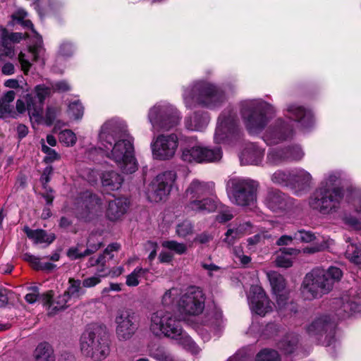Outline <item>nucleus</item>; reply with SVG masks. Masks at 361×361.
Here are the masks:
<instances>
[{"mask_svg": "<svg viewBox=\"0 0 361 361\" xmlns=\"http://www.w3.org/2000/svg\"><path fill=\"white\" fill-rule=\"evenodd\" d=\"M240 114L250 133H257L264 129L275 113L274 108L262 99L243 101Z\"/></svg>", "mask_w": 361, "mask_h": 361, "instance_id": "39448f33", "label": "nucleus"}, {"mask_svg": "<svg viewBox=\"0 0 361 361\" xmlns=\"http://www.w3.org/2000/svg\"><path fill=\"white\" fill-rule=\"evenodd\" d=\"M264 202L265 205L274 212H283L292 205V200L286 195L277 190L267 192Z\"/></svg>", "mask_w": 361, "mask_h": 361, "instance_id": "aec40b11", "label": "nucleus"}, {"mask_svg": "<svg viewBox=\"0 0 361 361\" xmlns=\"http://www.w3.org/2000/svg\"><path fill=\"white\" fill-rule=\"evenodd\" d=\"M107 274L95 275L90 277H87L82 281L83 288H92L99 284L101 282V277L106 276Z\"/></svg>", "mask_w": 361, "mask_h": 361, "instance_id": "864d4df0", "label": "nucleus"}, {"mask_svg": "<svg viewBox=\"0 0 361 361\" xmlns=\"http://www.w3.org/2000/svg\"><path fill=\"white\" fill-rule=\"evenodd\" d=\"M52 88L58 92H66L70 90L69 85L66 81H59L52 85Z\"/></svg>", "mask_w": 361, "mask_h": 361, "instance_id": "338daca9", "label": "nucleus"}, {"mask_svg": "<svg viewBox=\"0 0 361 361\" xmlns=\"http://www.w3.org/2000/svg\"><path fill=\"white\" fill-rule=\"evenodd\" d=\"M52 357H54L53 350L47 343H39L34 352L35 361H46V359L52 361Z\"/></svg>", "mask_w": 361, "mask_h": 361, "instance_id": "2f4dec72", "label": "nucleus"}, {"mask_svg": "<svg viewBox=\"0 0 361 361\" xmlns=\"http://www.w3.org/2000/svg\"><path fill=\"white\" fill-rule=\"evenodd\" d=\"M233 214L232 212L229 209L225 208L217 216V220L219 222L224 223L230 221L231 219H233Z\"/></svg>", "mask_w": 361, "mask_h": 361, "instance_id": "bf43d9fd", "label": "nucleus"}, {"mask_svg": "<svg viewBox=\"0 0 361 361\" xmlns=\"http://www.w3.org/2000/svg\"><path fill=\"white\" fill-rule=\"evenodd\" d=\"M23 259L29 262L32 267H33V269H36L37 270V267L39 266V264L40 262V259L30 254V253H25L23 254Z\"/></svg>", "mask_w": 361, "mask_h": 361, "instance_id": "052dcab7", "label": "nucleus"}, {"mask_svg": "<svg viewBox=\"0 0 361 361\" xmlns=\"http://www.w3.org/2000/svg\"><path fill=\"white\" fill-rule=\"evenodd\" d=\"M259 183L252 179L233 178L226 184L231 201L238 206H253L257 202Z\"/></svg>", "mask_w": 361, "mask_h": 361, "instance_id": "1a4fd4ad", "label": "nucleus"}, {"mask_svg": "<svg viewBox=\"0 0 361 361\" xmlns=\"http://www.w3.org/2000/svg\"><path fill=\"white\" fill-rule=\"evenodd\" d=\"M18 59L21 66V70L24 72L25 74H27L31 67V63L27 59L25 54L22 51L20 52Z\"/></svg>", "mask_w": 361, "mask_h": 361, "instance_id": "6e6d98bb", "label": "nucleus"}, {"mask_svg": "<svg viewBox=\"0 0 361 361\" xmlns=\"http://www.w3.org/2000/svg\"><path fill=\"white\" fill-rule=\"evenodd\" d=\"M312 180V177L309 172L304 169H298L291 173L290 186L300 190H304L310 186Z\"/></svg>", "mask_w": 361, "mask_h": 361, "instance_id": "bb28decb", "label": "nucleus"}, {"mask_svg": "<svg viewBox=\"0 0 361 361\" xmlns=\"http://www.w3.org/2000/svg\"><path fill=\"white\" fill-rule=\"evenodd\" d=\"M133 142L126 126L121 121L111 119L101 127L99 133L100 147L105 151L106 156L126 173H133L137 169Z\"/></svg>", "mask_w": 361, "mask_h": 361, "instance_id": "f257e3e1", "label": "nucleus"}, {"mask_svg": "<svg viewBox=\"0 0 361 361\" xmlns=\"http://www.w3.org/2000/svg\"><path fill=\"white\" fill-rule=\"evenodd\" d=\"M237 132L238 119L236 114L231 111H225L219 118L214 140L217 143L224 142Z\"/></svg>", "mask_w": 361, "mask_h": 361, "instance_id": "f3484780", "label": "nucleus"}, {"mask_svg": "<svg viewBox=\"0 0 361 361\" xmlns=\"http://www.w3.org/2000/svg\"><path fill=\"white\" fill-rule=\"evenodd\" d=\"M288 116L302 128L309 127L312 123V114L303 106L291 104L288 106Z\"/></svg>", "mask_w": 361, "mask_h": 361, "instance_id": "412c9836", "label": "nucleus"}, {"mask_svg": "<svg viewBox=\"0 0 361 361\" xmlns=\"http://www.w3.org/2000/svg\"><path fill=\"white\" fill-rule=\"evenodd\" d=\"M59 140L67 147L73 146L77 141L75 134L71 130H64L59 133Z\"/></svg>", "mask_w": 361, "mask_h": 361, "instance_id": "c03bdc74", "label": "nucleus"}, {"mask_svg": "<svg viewBox=\"0 0 361 361\" xmlns=\"http://www.w3.org/2000/svg\"><path fill=\"white\" fill-rule=\"evenodd\" d=\"M208 124V117L204 114H195L192 117L188 118L185 126L188 130L201 131Z\"/></svg>", "mask_w": 361, "mask_h": 361, "instance_id": "c756f323", "label": "nucleus"}, {"mask_svg": "<svg viewBox=\"0 0 361 361\" xmlns=\"http://www.w3.org/2000/svg\"><path fill=\"white\" fill-rule=\"evenodd\" d=\"M264 157V150L252 143L242 152L240 160L243 164H259Z\"/></svg>", "mask_w": 361, "mask_h": 361, "instance_id": "a878e982", "label": "nucleus"}, {"mask_svg": "<svg viewBox=\"0 0 361 361\" xmlns=\"http://www.w3.org/2000/svg\"><path fill=\"white\" fill-rule=\"evenodd\" d=\"M285 149L287 154L288 161H298L300 160L304 156V152L298 146L288 147Z\"/></svg>", "mask_w": 361, "mask_h": 361, "instance_id": "de8ad7c7", "label": "nucleus"}, {"mask_svg": "<svg viewBox=\"0 0 361 361\" xmlns=\"http://www.w3.org/2000/svg\"><path fill=\"white\" fill-rule=\"evenodd\" d=\"M256 361H281V359L277 351L264 349L257 355Z\"/></svg>", "mask_w": 361, "mask_h": 361, "instance_id": "37998d69", "label": "nucleus"}, {"mask_svg": "<svg viewBox=\"0 0 361 361\" xmlns=\"http://www.w3.org/2000/svg\"><path fill=\"white\" fill-rule=\"evenodd\" d=\"M11 42L7 37L6 29L0 30V54L7 56H11L13 54V47Z\"/></svg>", "mask_w": 361, "mask_h": 361, "instance_id": "473e14b6", "label": "nucleus"}, {"mask_svg": "<svg viewBox=\"0 0 361 361\" xmlns=\"http://www.w3.org/2000/svg\"><path fill=\"white\" fill-rule=\"evenodd\" d=\"M222 157L220 147L209 148L200 145L185 147L182 149L181 159L188 163L215 162Z\"/></svg>", "mask_w": 361, "mask_h": 361, "instance_id": "2eb2a0df", "label": "nucleus"}, {"mask_svg": "<svg viewBox=\"0 0 361 361\" xmlns=\"http://www.w3.org/2000/svg\"><path fill=\"white\" fill-rule=\"evenodd\" d=\"M334 327V323L327 315H322L316 317L306 328L307 332L310 336L320 335L331 330Z\"/></svg>", "mask_w": 361, "mask_h": 361, "instance_id": "5701e85b", "label": "nucleus"}, {"mask_svg": "<svg viewBox=\"0 0 361 361\" xmlns=\"http://www.w3.org/2000/svg\"><path fill=\"white\" fill-rule=\"evenodd\" d=\"M29 51L32 54L33 60L37 61L39 58L43 56L44 49L42 46V40L41 38H37L35 44L29 47Z\"/></svg>", "mask_w": 361, "mask_h": 361, "instance_id": "49530a36", "label": "nucleus"}, {"mask_svg": "<svg viewBox=\"0 0 361 361\" xmlns=\"http://www.w3.org/2000/svg\"><path fill=\"white\" fill-rule=\"evenodd\" d=\"M99 250L98 245H92V243L90 244L89 248H87L83 252H80L78 247H71L67 252V255L69 258L71 259H79L87 255H90L94 252H95L97 250Z\"/></svg>", "mask_w": 361, "mask_h": 361, "instance_id": "f704fd0d", "label": "nucleus"}, {"mask_svg": "<svg viewBox=\"0 0 361 361\" xmlns=\"http://www.w3.org/2000/svg\"><path fill=\"white\" fill-rule=\"evenodd\" d=\"M225 236L226 237L224 238V242L226 243L228 245H233L237 239L240 238V237L238 236V235H237L235 234V231L234 230L233 228H229L226 231Z\"/></svg>", "mask_w": 361, "mask_h": 361, "instance_id": "4d7b16f0", "label": "nucleus"}, {"mask_svg": "<svg viewBox=\"0 0 361 361\" xmlns=\"http://www.w3.org/2000/svg\"><path fill=\"white\" fill-rule=\"evenodd\" d=\"M192 225L189 221H183L179 224L176 228V233L178 236L185 238L192 233Z\"/></svg>", "mask_w": 361, "mask_h": 361, "instance_id": "8fccbe9b", "label": "nucleus"}, {"mask_svg": "<svg viewBox=\"0 0 361 361\" xmlns=\"http://www.w3.org/2000/svg\"><path fill=\"white\" fill-rule=\"evenodd\" d=\"M267 278L276 295V308L284 316L296 312V305L289 301L288 291L286 289V281L283 276L276 271L267 273Z\"/></svg>", "mask_w": 361, "mask_h": 361, "instance_id": "9b49d317", "label": "nucleus"}, {"mask_svg": "<svg viewBox=\"0 0 361 361\" xmlns=\"http://www.w3.org/2000/svg\"><path fill=\"white\" fill-rule=\"evenodd\" d=\"M128 201L126 198H116L109 201L106 210V216L111 221L121 219L128 208Z\"/></svg>", "mask_w": 361, "mask_h": 361, "instance_id": "b1692460", "label": "nucleus"}, {"mask_svg": "<svg viewBox=\"0 0 361 361\" xmlns=\"http://www.w3.org/2000/svg\"><path fill=\"white\" fill-rule=\"evenodd\" d=\"M252 228V226L249 221H245L239 224V225L233 228L235 231V234L242 238L245 235L250 234Z\"/></svg>", "mask_w": 361, "mask_h": 361, "instance_id": "603ef678", "label": "nucleus"}, {"mask_svg": "<svg viewBox=\"0 0 361 361\" xmlns=\"http://www.w3.org/2000/svg\"><path fill=\"white\" fill-rule=\"evenodd\" d=\"M340 175L331 172L326 175L309 198L310 207L322 214L336 212L343 198V191L338 186Z\"/></svg>", "mask_w": 361, "mask_h": 361, "instance_id": "f03ea898", "label": "nucleus"}, {"mask_svg": "<svg viewBox=\"0 0 361 361\" xmlns=\"http://www.w3.org/2000/svg\"><path fill=\"white\" fill-rule=\"evenodd\" d=\"M68 114L74 119H80L84 114V107L79 100H75L68 105Z\"/></svg>", "mask_w": 361, "mask_h": 361, "instance_id": "a19ab883", "label": "nucleus"}, {"mask_svg": "<svg viewBox=\"0 0 361 361\" xmlns=\"http://www.w3.org/2000/svg\"><path fill=\"white\" fill-rule=\"evenodd\" d=\"M345 257L351 262L360 265L361 264V253L360 250L355 244H350L348 245L345 252Z\"/></svg>", "mask_w": 361, "mask_h": 361, "instance_id": "58836bf2", "label": "nucleus"}, {"mask_svg": "<svg viewBox=\"0 0 361 361\" xmlns=\"http://www.w3.org/2000/svg\"><path fill=\"white\" fill-rule=\"evenodd\" d=\"M214 184L212 182L207 183L197 179L193 180L187 189L185 194L189 200L185 209L188 212L200 213H210L216 209V201L210 197L204 196L212 195L214 192Z\"/></svg>", "mask_w": 361, "mask_h": 361, "instance_id": "6e6552de", "label": "nucleus"}, {"mask_svg": "<svg viewBox=\"0 0 361 361\" xmlns=\"http://www.w3.org/2000/svg\"><path fill=\"white\" fill-rule=\"evenodd\" d=\"M116 334L119 341H127L133 337L139 328L136 313L130 308H121L115 316Z\"/></svg>", "mask_w": 361, "mask_h": 361, "instance_id": "ddd939ff", "label": "nucleus"}, {"mask_svg": "<svg viewBox=\"0 0 361 361\" xmlns=\"http://www.w3.org/2000/svg\"><path fill=\"white\" fill-rule=\"evenodd\" d=\"M101 179L102 185L111 190L120 188L123 180L121 176L114 171H104Z\"/></svg>", "mask_w": 361, "mask_h": 361, "instance_id": "cd10ccee", "label": "nucleus"}, {"mask_svg": "<svg viewBox=\"0 0 361 361\" xmlns=\"http://www.w3.org/2000/svg\"><path fill=\"white\" fill-rule=\"evenodd\" d=\"M146 248L151 250V252H150V253H149V255L148 256V259L150 262H152V261H153L155 259V257L157 256L158 245L155 242L148 241L146 243Z\"/></svg>", "mask_w": 361, "mask_h": 361, "instance_id": "680f3d73", "label": "nucleus"}, {"mask_svg": "<svg viewBox=\"0 0 361 361\" xmlns=\"http://www.w3.org/2000/svg\"><path fill=\"white\" fill-rule=\"evenodd\" d=\"M42 152H44L46 156L44 158V161L46 163H52L54 161L60 159L61 157L55 149L50 148L45 144V141L42 139L40 141Z\"/></svg>", "mask_w": 361, "mask_h": 361, "instance_id": "79ce46f5", "label": "nucleus"}, {"mask_svg": "<svg viewBox=\"0 0 361 361\" xmlns=\"http://www.w3.org/2000/svg\"><path fill=\"white\" fill-rule=\"evenodd\" d=\"M80 350L94 361L104 360L109 353L106 328L97 324L89 325L81 336Z\"/></svg>", "mask_w": 361, "mask_h": 361, "instance_id": "423d86ee", "label": "nucleus"}, {"mask_svg": "<svg viewBox=\"0 0 361 361\" xmlns=\"http://www.w3.org/2000/svg\"><path fill=\"white\" fill-rule=\"evenodd\" d=\"M24 231L27 236L30 239L32 240L35 244H41L44 243L50 244L55 239L54 234L47 235L46 231L42 229L32 230L27 226H25L24 228Z\"/></svg>", "mask_w": 361, "mask_h": 361, "instance_id": "c85d7f7f", "label": "nucleus"}, {"mask_svg": "<svg viewBox=\"0 0 361 361\" xmlns=\"http://www.w3.org/2000/svg\"><path fill=\"white\" fill-rule=\"evenodd\" d=\"M27 104V110L28 111L30 121L37 123L42 121L43 104L32 94H27L24 97Z\"/></svg>", "mask_w": 361, "mask_h": 361, "instance_id": "393cba45", "label": "nucleus"}, {"mask_svg": "<svg viewBox=\"0 0 361 361\" xmlns=\"http://www.w3.org/2000/svg\"><path fill=\"white\" fill-rule=\"evenodd\" d=\"M176 178L173 171H166L157 175L148 186V200L154 202L165 200L170 194Z\"/></svg>", "mask_w": 361, "mask_h": 361, "instance_id": "f8f14e48", "label": "nucleus"}, {"mask_svg": "<svg viewBox=\"0 0 361 361\" xmlns=\"http://www.w3.org/2000/svg\"><path fill=\"white\" fill-rule=\"evenodd\" d=\"M271 180L276 184L290 185L291 173L281 170H278L272 174Z\"/></svg>", "mask_w": 361, "mask_h": 361, "instance_id": "ea45409f", "label": "nucleus"}, {"mask_svg": "<svg viewBox=\"0 0 361 361\" xmlns=\"http://www.w3.org/2000/svg\"><path fill=\"white\" fill-rule=\"evenodd\" d=\"M248 300L250 309L258 315L264 316L272 311V303L261 286H251Z\"/></svg>", "mask_w": 361, "mask_h": 361, "instance_id": "a211bd4d", "label": "nucleus"}, {"mask_svg": "<svg viewBox=\"0 0 361 361\" xmlns=\"http://www.w3.org/2000/svg\"><path fill=\"white\" fill-rule=\"evenodd\" d=\"M295 339L293 341L285 340L280 343V348L286 353H291L293 352L295 346L296 345Z\"/></svg>", "mask_w": 361, "mask_h": 361, "instance_id": "13d9d810", "label": "nucleus"}, {"mask_svg": "<svg viewBox=\"0 0 361 361\" xmlns=\"http://www.w3.org/2000/svg\"><path fill=\"white\" fill-rule=\"evenodd\" d=\"M173 258V255L169 252L161 251L158 257L161 263H170Z\"/></svg>", "mask_w": 361, "mask_h": 361, "instance_id": "69168bd1", "label": "nucleus"}, {"mask_svg": "<svg viewBox=\"0 0 361 361\" xmlns=\"http://www.w3.org/2000/svg\"><path fill=\"white\" fill-rule=\"evenodd\" d=\"M293 135V130L292 126L282 120H278L276 127L267 132L264 140L267 145H276L291 137Z\"/></svg>", "mask_w": 361, "mask_h": 361, "instance_id": "6ab92c4d", "label": "nucleus"}, {"mask_svg": "<svg viewBox=\"0 0 361 361\" xmlns=\"http://www.w3.org/2000/svg\"><path fill=\"white\" fill-rule=\"evenodd\" d=\"M52 171L53 169L51 166H47L43 171L40 180L42 183V185L44 188H47V184L50 180V176L52 173Z\"/></svg>", "mask_w": 361, "mask_h": 361, "instance_id": "e2e57ef3", "label": "nucleus"}, {"mask_svg": "<svg viewBox=\"0 0 361 361\" xmlns=\"http://www.w3.org/2000/svg\"><path fill=\"white\" fill-rule=\"evenodd\" d=\"M294 238L301 243H308L314 241L316 239V236L314 233L310 231L301 229L294 233Z\"/></svg>", "mask_w": 361, "mask_h": 361, "instance_id": "a18cd8bd", "label": "nucleus"}, {"mask_svg": "<svg viewBox=\"0 0 361 361\" xmlns=\"http://www.w3.org/2000/svg\"><path fill=\"white\" fill-rule=\"evenodd\" d=\"M149 330L156 336H164L176 340L192 353L200 351L195 343L183 331L180 321L169 312L160 310L152 314Z\"/></svg>", "mask_w": 361, "mask_h": 361, "instance_id": "7ed1b4c3", "label": "nucleus"}, {"mask_svg": "<svg viewBox=\"0 0 361 361\" xmlns=\"http://www.w3.org/2000/svg\"><path fill=\"white\" fill-rule=\"evenodd\" d=\"M161 246L179 255L186 253L188 250V247L185 243L176 240H164L161 243Z\"/></svg>", "mask_w": 361, "mask_h": 361, "instance_id": "72a5a7b5", "label": "nucleus"}, {"mask_svg": "<svg viewBox=\"0 0 361 361\" xmlns=\"http://www.w3.org/2000/svg\"><path fill=\"white\" fill-rule=\"evenodd\" d=\"M35 95L36 98L44 104L45 99L49 96L51 93V89L44 85H39L35 87Z\"/></svg>", "mask_w": 361, "mask_h": 361, "instance_id": "09e8293b", "label": "nucleus"}, {"mask_svg": "<svg viewBox=\"0 0 361 361\" xmlns=\"http://www.w3.org/2000/svg\"><path fill=\"white\" fill-rule=\"evenodd\" d=\"M178 294V290L176 288L167 290L162 297V303L166 306L172 304L174 301V296Z\"/></svg>", "mask_w": 361, "mask_h": 361, "instance_id": "5fc2aeb1", "label": "nucleus"}, {"mask_svg": "<svg viewBox=\"0 0 361 361\" xmlns=\"http://www.w3.org/2000/svg\"><path fill=\"white\" fill-rule=\"evenodd\" d=\"M205 298L203 292L197 287H190L181 296L178 307L182 313L198 315L204 309Z\"/></svg>", "mask_w": 361, "mask_h": 361, "instance_id": "dca6fc26", "label": "nucleus"}, {"mask_svg": "<svg viewBox=\"0 0 361 361\" xmlns=\"http://www.w3.org/2000/svg\"><path fill=\"white\" fill-rule=\"evenodd\" d=\"M149 121L152 128L168 130L177 126L180 121L179 113L169 104H157L149 112Z\"/></svg>", "mask_w": 361, "mask_h": 361, "instance_id": "9d476101", "label": "nucleus"}, {"mask_svg": "<svg viewBox=\"0 0 361 361\" xmlns=\"http://www.w3.org/2000/svg\"><path fill=\"white\" fill-rule=\"evenodd\" d=\"M7 37L11 42L17 43L20 42L22 39H25L27 35L21 32H12L10 34L7 33Z\"/></svg>", "mask_w": 361, "mask_h": 361, "instance_id": "0e129e2a", "label": "nucleus"}, {"mask_svg": "<svg viewBox=\"0 0 361 361\" xmlns=\"http://www.w3.org/2000/svg\"><path fill=\"white\" fill-rule=\"evenodd\" d=\"M178 139L176 134L159 135L154 137L150 147L153 158L157 160H169L176 154Z\"/></svg>", "mask_w": 361, "mask_h": 361, "instance_id": "4468645a", "label": "nucleus"}, {"mask_svg": "<svg viewBox=\"0 0 361 361\" xmlns=\"http://www.w3.org/2000/svg\"><path fill=\"white\" fill-rule=\"evenodd\" d=\"M275 263L277 267L283 268H288L293 265V261L290 257H288L280 252L276 256Z\"/></svg>", "mask_w": 361, "mask_h": 361, "instance_id": "3c124183", "label": "nucleus"}, {"mask_svg": "<svg viewBox=\"0 0 361 361\" xmlns=\"http://www.w3.org/2000/svg\"><path fill=\"white\" fill-rule=\"evenodd\" d=\"M31 289L32 290L33 292L26 294L25 297V300L30 304L36 302L39 297L37 288L33 287Z\"/></svg>", "mask_w": 361, "mask_h": 361, "instance_id": "774afa93", "label": "nucleus"}, {"mask_svg": "<svg viewBox=\"0 0 361 361\" xmlns=\"http://www.w3.org/2000/svg\"><path fill=\"white\" fill-rule=\"evenodd\" d=\"M52 291H49L42 295V300L44 305H47V312L49 315H54L59 311L63 310L66 307L68 296L66 293L57 297L54 300H52Z\"/></svg>", "mask_w": 361, "mask_h": 361, "instance_id": "4be33fe9", "label": "nucleus"}, {"mask_svg": "<svg viewBox=\"0 0 361 361\" xmlns=\"http://www.w3.org/2000/svg\"><path fill=\"white\" fill-rule=\"evenodd\" d=\"M15 97L16 92L13 90H9L3 95L0 104V118L6 116L14 117L15 112L10 103L14 100Z\"/></svg>", "mask_w": 361, "mask_h": 361, "instance_id": "7c9ffc66", "label": "nucleus"}, {"mask_svg": "<svg viewBox=\"0 0 361 361\" xmlns=\"http://www.w3.org/2000/svg\"><path fill=\"white\" fill-rule=\"evenodd\" d=\"M342 271L336 267H331L327 270L322 268L313 269L306 274L302 283V293L308 300L321 298L329 293L335 282L341 280Z\"/></svg>", "mask_w": 361, "mask_h": 361, "instance_id": "20e7f679", "label": "nucleus"}, {"mask_svg": "<svg viewBox=\"0 0 361 361\" xmlns=\"http://www.w3.org/2000/svg\"><path fill=\"white\" fill-rule=\"evenodd\" d=\"M70 286L65 292L68 297H80L85 293L82 283L80 280L69 279Z\"/></svg>", "mask_w": 361, "mask_h": 361, "instance_id": "c9c22d12", "label": "nucleus"}, {"mask_svg": "<svg viewBox=\"0 0 361 361\" xmlns=\"http://www.w3.org/2000/svg\"><path fill=\"white\" fill-rule=\"evenodd\" d=\"M183 98L187 107L200 104L209 108L220 106L226 100L224 92L215 85L203 81L184 90Z\"/></svg>", "mask_w": 361, "mask_h": 361, "instance_id": "0eeeda50", "label": "nucleus"}, {"mask_svg": "<svg viewBox=\"0 0 361 361\" xmlns=\"http://www.w3.org/2000/svg\"><path fill=\"white\" fill-rule=\"evenodd\" d=\"M148 272V269L142 267H136L134 271L126 277V283L128 286H137L140 281L139 279Z\"/></svg>", "mask_w": 361, "mask_h": 361, "instance_id": "4c0bfd02", "label": "nucleus"}, {"mask_svg": "<svg viewBox=\"0 0 361 361\" xmlns=\"http://www.w3.org/2000/svg\"><path fill=\"white\" fill-rule=\"evenodd\" d=\"M268 161L273 165H278L283 161H287L286 149H272L267 155Z\"/></svg>", "mask_w": 361, "mask_h": 361, "instance_id": "e433bc0d", "label": "nucleus"}]
</instances>
